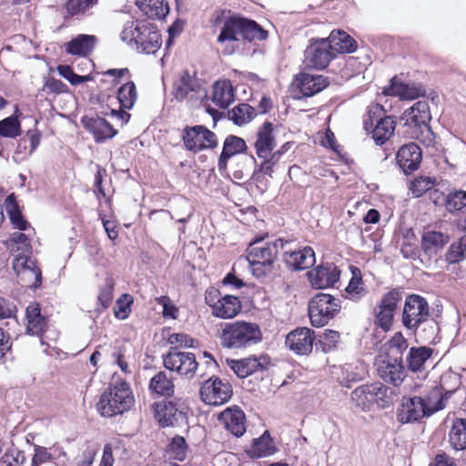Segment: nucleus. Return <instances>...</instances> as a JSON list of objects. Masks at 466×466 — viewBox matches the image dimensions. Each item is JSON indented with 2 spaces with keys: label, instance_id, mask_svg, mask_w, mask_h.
Instances as JSON below:
<instances>
[{
  "label": "nucleus",
  "instance_id": "obj_1",
  "mask_svg": "<svg viewBox=\"0 0 466 466\" xmlns=\"http://www.w3.org/2000/svg\"><path fill=\"white\" fill-rule=\"evenodd\" d=\"M403 325L413 330L423 340L432 339L438 329L437 323L430 318V308L427 300L419 295H410L406 298L403 312Z\"/></svg>",
  "mask_w": 466,
  "mask_h": 466
},
{
  "label": "nucleus",
  "instance_id": "obj_2",
  "mask_svg": "<svg viewBox=\"0 0 466 466\" xmlns=\"http://www.w3.org/2000/svg\"><path fill=\"white\" fill-rule=\"evenodd\" d=\"M120 38L139 53L154 54L161 46V35L151 23L127 22L120 34Z\"/></svg>",
  "mask_w": 466,
  "mask_h": 466
},
{
  "label": "nucleus",
  "instance_id": "obj_3",
  "mask_svg": "<svg viewBox=\"0 0 466 466\" xmlns=\"http://www.w3.org/2000/svg\"><path fill=\"white\" fill-rule=\"evenodd\" d=\"M134 404V396L125 381L111 385L100 397L97 410L102 416L113 417L128 410Z\"/></svg>",
  "mask_w": 466,
  "mask_h": 466
},
{
  "label": "nucleus",
  "instance_id": "obj_4",
  "mask_svg": "<svg viewBox=\"0 0 466 466\" xmlns=\"http://www.w3.org/2000/svg\"><path fill=\"white\" fill-rule=\"evenodd\" d=\"M238 36L248 41L265 40L268 32L254 20L236 15H230L224 22L218 42L236 41Z\"/></svg>",
  "mask_w": 466,
  "mask_h": 466
},
{
  "label": "nucleus",
  "instance_id": "obj_5",
  "mask_svg": "<svg viewBox=\"0 0 466 466\" xmlns=\"http://www.w3.org/2000/svg\"><path fill=\"white\" fill-rule=\"evenodd\" d=\"M220 339L224 347L238 349L258 343L262 339V333L256 323L235 321L225 324Z\"/></svg>",
  "mask_w": 466,
  "mask_h": 466
},
{
  "label": "nucleus",
  "instance_id": "obj_6",
  "mask_svg": "<svg viewBox=\"0 0 466 466\" xmlns=\"http://www.w3.org/2000/svg\"><path fill=\"white\" fill-rule=\"evenodd\" d=\"M284 244L283 239H278L265 244L256 241L249 246L247 259L256 276L266 275L272 270L279 248H284Z\"/></svg>",
  "mask_w": 466,
  "mask_h": 466
},
{
  "label": "nucleus",
  "instance_id": "obj_7",
  "mask_svg": "<svg viewBox=\"0 0 466 466\" xmlns=\"http://www.w3.org/2000/svg\"><path fill=\"white\" fill-rule=\"evenodd\" d=\"M407 116L406 133L410 138L424 142L431 140V131L429 122L431 118L430 107L426 101H418L405 111Z\"/></svg>",
  "mask_w": 466,
  "mask_h": 466
},
{
  "label": "nucleus",
  "instance_id": "obj_8",
  "mask_svg": "<svg viewBox=\"0 0 466 466\" xmlns=\"http://www.w3.org/2000/svg\"><path fill=\"white\" fill-rule=\"evenodd\" d=\"M340 300L332 295L319 293L309 303V316L314 327H323L340 310Z\"/></svg>",
  "mask_w": 466,
  "mask_h": 466
},
{
  "label": "nucleus",
  "instance_id": "obj_9",
  "mask_svg": "<svg viewBox=\"0 0 466 466\" xmlns=\"http://www.w3.org/2000/svg\"><path fill=\"white\" fill-rule=\"evenodd\" d=\"M173 95L177 101H187L191 106H197L207 97L208 93L196 74H190L186 70L174 84Z\"/></svg>",
  "mask_w": 466,
  "mask_h": 466
},
{
  "label": "nucleus",
  "instance_id": "obj_10",
  "mask_svg": "<svg viewBox=\"0 0 466 466\" xmlns=\"http://www.w3.org/2000/svg\"><path fill=\"white\" fill-rule=\"evenodd\" d=\"M154 417L161 427L180 426L187 423V407L183 402L163 400L152 405Z\"/></svg>",
  "mask_w": 466,
  "mask_h": 466
},
{
  "label": "nucleus",
  "instance_id": "obj_11",
  "mask_svg": "<svg viewBox=\"0 0 466 466\" xmlns=\"http://www.w3.org/2000/svg\"><path fill=\"white\" fill-rule=\"evenodd\" d=\"M233 394L228 381L212 376L204 381L200 388V397L208 405L218 406L228 402Z\"/></svg>",
  "mask_w": 466,
  "mask_h": 466
},
{
  "label": "nucleus",
  "instance_id": "obj_12",
  "mask_svg": "<svg viewBox=\"0 0 466 466\" xmlns=\"http://www.w3.org/2000/svg\"><path fill=\"white\" fill-rule=\"evenodd\" d=\"M388 388L380 383L362 385L351 392L352 401L362 410L369 409L372 404L383 408L387 404Z\"/></svg>",
  "mask_w": 466,
  "mask_h": 466
},
{
  "label": "nucleus",
  "instance_id": "obj_13",
  "mask_svg": "<svg viewBox=\"0 0 466 466\" xmlns=\"http://www.w3.org/2000/svg\"><path fill=\"white\" fill-rule=\"evenodd\" d=\"M182 138L185 147L194 152L215 148L218 146L216 134L204 126L186 127L183 131Z\"/></svg>",
  "mask_w": 466,
  "mask_h": 466
},
{
  "label": "nucleus",
  "instance_id": "obj_14",
  "mask_svg": "<svg viewBox=\"0 0 466 466\" xmlns=\"http://www.w3.org/2000/svg\"><path fill=\"white\" fill-rule=\"evenodd\" d=\"M163 362L166 369L176 371L187 379L194 377L198 366L193 353L176 350H172L164 355Z\"/></svg>",
  "mask_w": 466,
  "mask_h": 466
},
{
  "label": "nucleus",
  "instance_id": "obj_15",
  "mask_svg": "<svg viewBox=\"0 0 466 466\" xmlns=\"http://www.w3.org/2000/svg\"><path fill=\"white\" fill-rule=\"evenodd\" d=\"M331 44L326 38L311 39L305 50V62L307 66L316 69H324L330 60L335 57Z\"/></svg>",
  "mask_w": 466,
  "mask_h": 466
},
{
  "label": "nucleus",
  "instance_id": "obj_16",
  "mask_svg": "<svg viewBox=\"0 0 466 466\" xmlns=\"http://www.w3.org/2000/svg\"><path fill=\"white\" fill-rule=\"evenodd\" d=\"M13 268L20 280L34 289L42 283V272L34 258H14Z\"/></svg>",
  "mask_w": 466,
  "mask_h": 466
},
{
  "label": "nucleus",
  "instance_id": "obj_17",
  "mask_svg": "<svg viewBox=\"0 0 466 466\" xmlns=\"http://www.w3.org/2000/svg\"><path fill=\"white\" fill-rule=\"evenodd\" d=\"M315 332L309 328H297L286 336L285 344L298 355H309L312 351Z\"/></svg>",
  "mask_w": 466,
  "mask_h": 466
},
{
  "label": "nucleus",
  "instance_id": "obj_18",
  "mask_svg": "<svg viewBox=\"0 0 466 466\" xmlns=\"http://www.w3.org/2000/svg\"><path fill=\"white\" fill-rule=\"evenodd\" d=\"M425 416H430V413L426 409L422 397L402 398L397 414L399 421L409 423L417 421Z\"/></svg>",
  "mask_w": 466,
  "mask_h": 466
},
{
  "label": "nucleus",
  "instance_id": "obj_19",
  "mask_svg": "<svg viewBox=\"0 0 466 466\" xmlns=\"http://www.w3.org/2000/svg\"><path fill=\"white\" fill-rule=\"evenodd\" d=\"M340 271L332 263L322 264L308 272L311 286L315 289H326L339 279Z\"/></svg>",
  "mask_w": 466,
  "mask_h": 466
},
{
  "label": "nucleus",
  "instance_id": "obj_20",
  "mask_svg": "<svg viewBox=\"0 0 466 466\" xmlns=\"http://www.w3.org/2000/svg\"><path fill=\"white\" fill-rule=\"evenodd\" d=\"M269 362V358L267 355L228 360L230 369L239 378H246L254 372L265 370Z\"/></svg>",
  "mask_w": 466,
  "mask_h": 466
},
{
  "label": "nucleus",
  "instance_id": "obj_21",
  "mask_svg": "<svg viewBox=\"0 0 466 466\" xmlns=\"http://www.w3.org/2000/svg\"><path fill=\"white\" fill-rule=\"evenodd\" d=\"M399 167L405 174L417 170L421 162V150L415 143L402 146L396 156Z\"/></svg>",
  "mask_w": 466,
  "mask_h": 466
},
{
  "label": "nucleus",
  "instance_id": "obj_22",
  "mask_svg": "<svg viewBox=\"0 0 466 466\" xmlns=\"http://www.w3.org/2000/svg\"><path fill=\"white\" fill-rule=\"evenodd\" d=\"M378 373L386 382L394 386L400 385L405 378V369L401 363L400 356H395L394 361L390 359L382 360L378 364Z\"/></svg>",
  "mask_w": 466,
  "mask_h": 466
},
{
  "label": "nucleus",
  "instance_id": "obj_23",
  "mask_svg": "<svg viewBox=\"0 0 466 466\" xmlns=\"http://www.w3.org/2000/svg\"><path fill=\"white\" fill-rule=\"evenodd\" d=\"M283 259L290 268L295 270L309 268L316 262L315 252L310 247H304L293 251L286 250Z\"/></svg>",
  "mask_w": 466,
  "mask_h": 466
},
{
  "label": "nucleus",
  "instance_id": "obj_24",
  "mask_svg": "<svg viewBox=\"0 0 466 466\" xmlns=\"http://www.w3.org/2000/svg\"><path fill=\"white\" fill-rule=\"evenodd\" d=\"M85 128L90 132L96 142L102 143L114 137L117 131L104 118L85 116L81 120Z\"/></svg>",
  "mask_w": 466,
  "mask_h": 466
},
{
  "label": "nucleus",
  "instance_id": "obj_25",
  "mask_svg": "<svg viewBox=\"0 0 466 466\" xmlns=\"http://www.w3.org/2000/svg\"><path fill=\"white\" fill-rule=\"evenodd\" d=\"M383 94L386 96H396L401 99L412 100L424 96L426 90L420 84H404L396 77H393L390 81V86L383 90Z\"/></svg>",
  "mask_w": 466,
  "mask_h": 466
},
{
  "label": "nucleus",
  "instance_id": "obj_26",
  "mask_svg": "<svg viewBox=\"0 0 466 466\" xmlns=\"http://www.w3.org/2000/svg\"><path fill=\"white\" fill-rule=\"evenodd\" d=\"M218 420L233 435L240 437L246 431L245 413L238 407L228 408L218 416Z\"/></svg>",
  "mask_w": 466,
  "mask_h": 466
},
{
  "label": "nucleus",
  "instance_id": "obj_27",
  "mask_svg": "<svg viewBox=\"0 0 466 466\" xmlns=\"http://www.w3.org/2000/svg\"><path fill=\"white\" fill-rule=\"evenodd\" d=\"M276 147L275 137L273 135V125L270 122H265L257 132L255 148L258 157L268 158L272 154Z\"/></svg>",
  "mask_w": 466,
  "mask_h": 466
},
{
  "label": "nucleus",
  "instance_id": "obj_28",
  "mask_svg": "<svg viewBox=\"0 0 466 466\" xmlns=\"http://www.w3.org/2000/svg\"><path fill=\"white\" fill-rule=\"evenodd\" d=\"M328 86V78L320 75L301 74L298 77V87L304 96H312Z\"/></svg>",
  "mask_w": 466,
  "mask_h": 466
},
{
  "label": "nucleus",
  "instance_id": "obj_29",
  "mask_svg": "<svg viewBox=\"0 0 466 466\" xmlns=\"http://www.w3.org/2000/svg\"><path fill=\"white\" fill-rule=\"evenodd\" d=\"M26 332L33 336H41L47 327L46 319L41 314L38 303L30 304L25 310Z\"/></svg>",
  "mask_w": 466,
  "mask_h": 466
},
{
  "label": "nucleus",
  "instance_id": "obj_30",
  "mask_svg": "<svg viewBox=\"0 0 466 466\" xmlns=\"http://www.w3.org/2000/svg\"><path fill=\"white\" fill-rule=\"evenodd\" d=\"M96 38L91 35H79L66 44L65 49L68 54L86 56L89 55L95 47Z\"/></svg>",
  "mask_w": 466,
  "mask_h": 466
},
{
  "label": "nucleus",
  "instance_id": "obj_31",
  "mask_svg": "<svg viewBox=\"0 0 466 466\" xmlns=\"http://www.w3.org/2000/svg\"><path fill=\"white\" fill-rule=\"evenodd\" d=\"M331 44V49L336 53H353L357 49L356 41L346 32L334 30L326 38Z\"/></svg>",
  "mask_w": 466,
  "mask_h": 466
},
{
  "label": "nucleus",
  "instance_id": "obj_32",
  "mask_svg": "<svg viewBox=\"0 0 466 466\" xmlns=\"http://www.w3.org/2000/svg\"><path fill=\"white\" fill-rule=\"evenodd\" d=\"M212 101L216 106L221 108H227L233 103L234 93L229 81H217L213 85Z\"/></svg>",
  "mask_w": 466,
  "mask_h": 466
},
{
  "label": "nucleus",
  "instance_id": "obj_33",
  "mask_svg": "<svg viewBox=\"0 0 466 466\" xmlns=\"http://www.w3.org/2000/svg\"><path fill=\"white\" fill-rule=\"evenodd\" d=\"M8 242L11 251L13 252L14 258H33L31 257V243L25 234L19 231L14 232L11 234Z\"/></svg>",
  "mask_w": 466,
  "mask_h": 466
},
{
  "label": "nucleus",
  "instance_id": "obj_34",
  "mask_svg": "<svg viewBox=\"0 0 466 466\" xmlns=\"http://www.w3.org/2000/svg\"><path fill=\"white\" fill-rule=\"evenodd\" d=\"M396 123L392 116H385L380 117L373 128L370 131L372 133V138L377 145H383L393 135Z\"/></svg>",
  "mask_w": 466,
  "mask_h": 466
},
{
  "label": "nucleus",
  "instance_id": "obj_35",
  "mask_svg": "<svg viewBox=\"0 0 466 466\" xmlns=\"http://www.w3.org/2000/svg\"><path fill=\"white\" fill-rule=\"evenodd\" d=\"M137 7L151 19L164 18L169 12L165 0H137Z\"/></svg>",
  "mask_w": 466,
  "mask_h": 466
},
{
  "label": "nucleus",
  "instance_id": "obj_36",
  "mask_svg": "<svg viewBox=\"0 0 466 466\" xmlns=\"http://www.w3.org/2000/svg\"><path fill=\"white\" fill-rule=\"evenodd\" d=\"M241 309V303L238 297L225 295L218 305L215 306L213 315L221 319L234 318Z\"/></svg>",
  "mask_w": 466,
  "mask_h": 466
},
{
  "label": "nucleus",
  "instance_id": "obj_37",
  "mask_svg": "<svg viewBox=\"0 0 466 466\" xmlns=\"http://www.w3.org/2000/svg\"><path fill=\"white\" fill-rule=\"evenodd\" d=\"M448 242V237L438 231H427L423 234L421 239V248L423 252L431 257L437 254Z\"/></svg>",
  "mask_w": 466,
  "mask_h": 466
},
{
  "label": "nucleus",
  "instance_id": "obj_38",
  "mask_svg": "<svg viewBox=\"0 0 466 466\" xmlns=\"http://www.w3.org/2000/svg\"><path fill=\"white\" fill-rule=\"evenodd\" d=\"M449 442L456 451L466 450V419H455L449 432Z\"/></svg>",
  "mask_w": 466,
  "mask_h": 466
},
{
  "label": "nucleus",
  "instance_id": "obj_39",
  "mask_svg": "<svg viewBox=\"0 0 466 466\" xmlns=\"http://www.w3.org/2000/svg\"><path fill=\"white\" fill-rule=\"evenodd\" d=\"M34 451L31 466H39L43 463L59 459L60 457L66 456V453L58 446H53L48 450L46 447L35 445Z\"/></svg>",
  "mask_w": 466,
  "mask_h": 466
},
{
  "label": "nucleus",
  "instance_id": "obj_40",
  "mask_svg": "<svg viewBox=\"0 0 466 466\" xmlns=\"http://www.w3.org/2000/svg\"><path fill=\"white\" fill-rule=\"evenodd\" d=\"M174 383L164 371L157 373L149 381V390L160 396L168 397L174 393Z\"/></svg>",
  "mask_w": 466,
  "mask_h": 466
},
{
  "label": "nucleus",
  "instance_id": "obj_41",
  "mask_svg": "<svg viewBox=\"0 0 466 466\" xmlns=\"http://www.w3.org/2000/svg\"><path fill=\"white\" fill-rule=\"evenodd\" d=\"M432 354V350L428 347H412L407 356V364L409 370L411 371L420 370L425 362L430 359Z\"/></svg>",
  "mask_w": 466,
  "mask_h": 466
},
{
  "label": "nucleus",
  "instance_id": "obj_42",
  "mask_svg": "<svg viewBox=\"0 0 466 466\" xmlns=\"http://www.w3.org/2000/svg\"><path fill=\"white\" fill-rule=\"evenodd\" d=\"M448 396L439 386L432 387L431 390L423 398V402L430 415L446 407Z\"/></svg>",
  "mask_w": 466,
  "mask_h": 466
},
{
  "label": "nucleus",
  "instance_id": "obj_43",
  "mask_svg": "<svg viewBox=\"0 0 466 466\" xmlns=\"http://www.w3.org/2000/svg\"><path fill=\"white\" fill-rule=\"evenodd\" d=\"M6 211L13 226L19 230H25L29 228V223L24 219L14 194L9 195L5 202Z\"/></svg>",
  "mask_w": 466,
  "mask_h": 466
},
{
  "label": "nucleus",
  "instance_id": "obj_44",
  "mask_svg": "<svg viewBox=\"0 0 466 466\" xmlns=\"http://www.w3.org/2000/svg\"><path fill=\"white\" fill-rule=\"evenodd\" d=\"M461 384V376L454 371L448 370L441 376L438 386L450 398L460 389Z\"/></svg>",
  "mask_w": 466,
  "mask_h": 466
},
{
  "label": "nucleus",
  "instance_id": "obj_45",
  "mask_svg": "<svg viewBox=\"0 0 466 466\" xmlns=\"http://www.w3.org/2000/svg\"><path fill=\"white\" fill-rule=\"evenodd\" d=\"M346 292L352 300H358L366 294L367 291L358 268L352 270V278L346 288Z\"/></svg>",
  "mask_w": 466,
  "mask_h": 466
},
{
  "label": "nucleus",
  "instance_id": "obj_46",
  "mask_svg": "<svg viewBox=\"0 0 466 466\" xmlns=\"http://www.w3.org/2000/svg\"><path fill=\"white\" fill-rule=\"evenodd\" d=\"M137 89L133 82H127L118 89L117 98L122 107L132 108L137 100Z\"/></svg>",
  "mask_w": 466,
  "mask_h": 466
},
{
  "label": "nucleus",
  "instance_id": "obj_47",
  "mask_svg": "<svg viewBox=\"0 0 466 466\" xmlns=\"http://www.w3.org/2000/svg\"><path fill=\"white\" fill-rule=\"evenodd\" d=\"M255 114V109L248 104H239L228 112L229 118L237 125H243L250 121Z\"/></svg>",
  "mask_w": 466,
  "mask_h": 466
},
{
  "label": "nucleus",
  "instance_id": "obj_48",
  "mask_svg": "<svg viewBox=\"0 0 466 466\" xmlns=\"http://www.w3.org/2000/svg\"><path fill=\"white\" fill-rule=\"evenodd\" d=\"M21 135V125L15 116H10L0 121V137L15 138Z\"/></svg>",
  "mask_w": 466,
  "mask_h": 466
},
{
  "label": "nucleus",
  "instance_id": "obj_49",
  "mask_svg": "<svg viewBox=\"0 0 466 466\" xmlns=\"http://www.w3.org/2000/svg\"><path fill=\"white\" fill-rule=\"evenodd\" d=\"M167 452L170 459L184 461L187 454V445L181 436H175L168 444Z\"/></svg>",
  "mask_w": 466,
  "mask_h": 466
},
{
  "label": "nucleus",
  "instance_id": "obj_50",
  "mask_svg": "<svg viewBox=\"0 0 466 466\" xmlns=\"http://www.w3.org/2000/svg\"><path fill=\"white\" fill-rule=\"evenodd\" d=\"M445 206L449 212H454L466 207V192L455 190L447 195Z\"/></svg>",
  "mask_w": 466,
  "mask_h": 466
},
{
  "label": "nucleus",
  "instance_id": "obj_51",
  "mask_svg": "<svg viewBox=\"0 0 466 466\" xmlns=\"http://www.w3.org/2000/svg\"><path fill=\"white\" fill-rule=\"evenodd\" d=\"M247 148L245 141L236 136H228L223 145L222 152L229 157L243 152Z\"/></svg>",
  "mask_w": 466,
  "mask_h": 466
},
{
  "label": "nucleus",
  "instance_id": "obj_52",
  "mask_svg": "<svg viewBox=\"0 0 466 466\" xmlns=\"http://www.w3.org/2000/svg\"><path fill=\"white\" fill-rule=\"evenodd\" d=\"M58 74L66 78L71 85L76 86L85 82H87L92 79V77L87 76H78L76 75L72 67L67 65H60L57 66Z\"/></svg>",
  "mask_w": 466,
  "mask_h": 466
},
{
  "label": "nucleus",
  "instance_id": "obj_53",
  "mask_svg": "<svg viewBox=\"0 0 466 466\" xmlns=\"http://www.w3.org/2000/svg\"><path fill=\"white\" fill-rule=\"evenodd\" d=\"M382 115L383 108L381 106L378 104L370 106L363 119L365 130L370 132V129L373 128L374 125L380 121V118L384 117Z\"/></svg>",
  "mask_w": 466,
  "mask_h": 466
},
{
  "label": "nucleus",
  "instance_id": "obj_54",
  "mask_svg": "<svg viewBox=\"0 0 466 466\" xmlns=\"http://www.w3.org/2000/svg\"><path fill=\"white\" fill-rule=\"evenodd\" d=\"M113 289H114V280L112 278H106L105 283L100 288V291L98 294V302L104 309L109 307L113 299Z\"/></svg>",
  "mask_w": 466,
  "mask_h": 466
},
{
  "label": "nucleus",
  "instance_id": "obj_55",
  "mask_svg": "<svg viewBox=\"0 0 466 466\" xmlns=\"http://www.w3.org/2000/svg\"><path fill=\"white\" fill-rule=\"evenodd\" d=\"M98 0H68L66 8L71 15L84 14L97 4Z\"/></svg>",
  "mask_w": 466,
  "mask_h": 466
},
{
  "label": "nucleus",
  "instance_id": "obj_56",
  "mask_svg": "<svg viewBox=\"0 0 466 466\" xmlns=\"http://www.w3.org/2000/svg\"><path fill=\"white\" fill-rule=\"evenodd\" d=\"M394 313L380 308L378 305L375 309V323L380 326L383 330H389L393 322Z\"/></svg>",
  "mask_w": 466,
  "mask_h": 466
},
{
  "label": "nucleus",
  "instance_id": "obj_57",
  "mask_svg": "<svg viewBox=\"0 0 466 466\" xmlns=\"http://www.w3.org/2000/svg\"><path fill=\"white\" fill-rule=\"evenodd\" d=\"M400 300L401 293L398 289H392L382 297L379 306L394 313Z\"/></svg>",
  "mask_w": 466,
  "mask_h": 466
},
{
  "label": "nucleus",
  "instance_id": "obj_58",
  "mask_svg": "<svg viewBox=\"0 0 466 466\" xmlns=\"http://www.w3.org/2000/svg\"><path fill=\"white\" fill-rule=\"evenodd\" d=\"M274 451V447L271 444V441L268 438H266L263 435L260 439L255 440L252 452L257 457H266L272 454Z\"/></svg>",
  "mask_w": 466,
  "mask_h": 466
},
{
  "label": "nucleus",
  "instance_id": "obj_59",
  "mask_svg": "<svg viewBox=\"0 0 466 466\" xmlns=\"http://www.w3.org/2000/svg\"><path fill=\"white\" fill-rule=\"evenodd\" d=\"M433 181L429 177H420L412 181L410 191L415 198L420 197L423 193L430 190L433 186Z\"/></svg>",
  "mask_w": 466,
  "mask_h": 466
},
{
  "label": "nucleus",
  "instance_id": "obj_60",
  "mask_svg": "<svg viewBox=\"0 0 466 466\" xmlns=\"http://www.w3.org/2000/svg\"><path fill=\"white\" fill-rule=\"evenodd\" d=\"M387 346L390 350V354L392 355L395 351L396 355H401V353L408 348V342L400 332H397L388 341Z\"/></svg>",
  "mask_w": 466,
  "mask_h": 466
},
{
  "label": "nucleus",
  "instance_id": "obj_61",
  "mask_svg": "<svg viewBox=\"0 0 466 466\" xmlns=\"http://www.w3.org/2000/svg\"><path fill=\"white\" fill-rule=\"evenodd\" d=\"M157 302L163 307L162 314L165 318L177 319V308L167 296H161L156 299Z\"/></svg>",
  "mask_w": 466,
  "mask_h": 466
},
{
  "label": "nucleus",
  "instance_id": "obj_62",
  "mask_svg": "<svg viewBox=\"0 0 466 466\" xmlns=\"http://www.w3.org/2000/svg\"><path fill=\"white\" fill-rule=\"evenodd\" d=\"M339 333L336 330L325 329L322 336L321 343L325 345L324 351L330 350L335 348L339 340Z\"/></svg>",
  "mask_w": 466,
  "mask_h": 466
},
{
  "label": "nucleus",
  "instance_id": "obj_63",
  "mask_svg": "<svg viewBox=\"0 0 466 466\" xmlns=\"http://www.w3.org/2000/svg\"><path fill=\"white\" fill-rule=\"evenodd\" d=\"M193 339L184 333H173L168 338V342L177 347H192Z\"/></svg>",
  "mask_w": 466,
  "mask_h": 466
},
{
  "label": "nucleus",
  "instance_id": "obj_64",
  "mask_svg": "<svg viewBox=\"0 0 466 466\" xmlns=\"http://www.w3.org/2000/svg\"><path fill=\"white\" fill-rule=\"evenodd\" d=\"M45 88L55 94H62L67 92V86L59 79L54 77L46 80Z\"/></svg>",
  "mask_w": 466,
  "mask_h": 466
}]
</instances>
